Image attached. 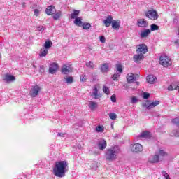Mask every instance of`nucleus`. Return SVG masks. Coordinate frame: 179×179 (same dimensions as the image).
<instances>
[{
	"mask_svg": "<svg viewBox=\"0 0 179 179\" xmlns=\"http://www.w3.org/2000/svg\"><path fill=\"white\" fill-rule=\"evenodd\" d=\"M69 170L68 162L66 161H58L55 162L53 167L52 173L59 178L65 177L66 172Z\"/></svg>",
	"mask_w": 179,
	"mask_h": 179,
	"instance_id": "f257e3e1",
	"label": "nucleus"
},
{
	"mask_svg": "<svg viewBox=\"0 0 179 179\" xmlns=\"http://www.w3.org/2000/svg\"><path fill=\"white\" fill-rule=\"evenodd\" d=\"M118 153H120V150L117 149V147L108 149L105 153L106 160L107 162H115L118 157Z\"/></svg>",
	"mask_w": 179,
	"mask_h": 179,
	"instance_id": "f03ea898",
	"label": "nucleus"
},
{
	"mask_svg": "<svg viewBox=\"0 0 179 179\" xmlns=\"http://www.w3.org/2000/svg\"><path fill=\"white\" fill-rule=\"evenodd\" d=\"M159 62L160 65L164 66V68H169V66H171L173 63L171 62V59H170L167 56H161L159 57Z\"/></svg>",
	"mask_w": 179,
	"mask_h": 179,
	"instance_id": "7ed1b4c3",
	"label": "nucleus"
},
{
	"mask_svg": "<svg viewBox=\"0 0 179 179\" xmlns=\"http://www.w3.org/2000/svg\"><path fill=\"white\" fill-rule=\"evenodd\" d=\"M145 16L151 20H157L159 19V14L155 10H149L145 13Z\"/></svg>",
	"mask_w": 179,
	"mask_h": 179,
	"instance_id": "20e7f679",
	"label": "nucleus"
},
{
	"mask_svg": "<svg viewBox=\"0 0 179 179\" xmlns=\"http://www.w3.org/2000/svg\"><path fill=\"white\" fill-rule=\"evenodd\" d=\"M148 45H146L144 43L139 44L136 48V51L137 54H141L143 55L144 54H146L148 52Z\"/></svg>",
	"mask_w": 179,
	"mask_h": 179,
	"instance_id": "39448f33",
	"label": "nucleus"
},
{
	"mask_svg": "<svg viewBox=\"0 0 179 179\" xmlns=\"http://www.w3.org/2000/svg\"><path fill=\"white\" fill-rule=\"evenodd\" d=\"M41 91V87L38 85H34L31 87L29 94L31 97H37L38 93Z\"/></svg>",
	"mask_w": 179,
	"mask_h": 179,
	"instance_id": "423d86ee",
	"label": "nucleus"
},
{
	"mask_svg": "<svg viewBox=\"0 0 179 179\" xmlns=\"http://www.w3.org/2000/svg\"><path fill=\"white\" fill-rule=\"evenodd\" d=\"M58 68H59V66L57 64V63L52 62L49 66V73L54 75V73L58 72Z\"/></svg>",
	"mask_w": 179,
	"mask_h": 179,
	"instance_id": "0eeeda50",
	"label": "nucleus"
},
{
	"mask_svg": "<svg viewBox=\"0 0 179 179\" xmlns=\"http://www.w3.org/2000/svg\"><path fill=\"white\" fill-rule=\"evenodd\" d=\"M131 149L132 152H134V153H139V152H142V150H143V146L139 143H136L131 145Z\"/></svg>",
	"mask_w": 179,
	"mask_h": 179,
	"instance_id": "6e6552de",
	"label": "nucleus"
},
{
	"mask_svg": "<svg viewBox=\"0 0 179 179\" xmlns=\"http://www.w3.org/2000/svg\"><path fill=\"white\" fill-rule=\"evenodd\" d=\"M55 12H57V10L55 9V6H54L53 5L48 6L45 10V13L48 16H51V15H54V13H55Z\"/></svg>",
	"mask_w": 179,
	"mask_h": 179,
	"instance_id": "1a4fd4ad",
	"label": "nucleus"
},
{
	"mask_svg": "<svg viewBox=\"0 0 179 179\" xmlns=\"http://www.w3.org/2000/svg\"><path fill=\"white\" fill-rule=\"evenodd\" d=\"M148 21H146V20L142 18V19H139L137 21V26L138 27H142V28H145L148 27Z\"/></svg>",
	"mask_w": 179,
	"mask_h": 179,
	"instance_id": "9d476101",
	"label": "nucleus"
},
{
	"mask_svg": "<svg viewBox=\"0 0 179 179\" xmlns=\"http://www.w3.org/2000/svg\"><path fill=\"white\" fill-rule=\"evenodd\" d=\"M98 147L100 150H104L107 148V141L104 139H102L99 141Z\"/></svg>",
	"mask_w": 179,
	"mask_h": 179,
	"instance_id": "9b49d317",
	"label": "nucleus"
},
{
	"mask_svg": "<svg viewBox=\"0 0 179 179\" xmlns=\"http://www.w3.org/2000/svg\"><path fill=\"white\" fill-rule=\"evenodd\" d=\"M121 26V20H113L112 22V29H114V30H120V27Z\"/></svg>",
	"mask_w": 179,
	"mask_h": 179,
	"instance_id": "f8f14e48",
	"label": "nucleus"
},
{
	"mask_svg": "<svg viewBox=\"0 0 179 179\" xmlns=\"http://www.w3.org/2000/svg\"><path fill=\"white\" fill-rule=\"evenodd\" d=\"M113 16L111 15H108L106 19L103 21V23L106 26V27H110L113 23Z\"/></svg>",
	"mask_w": 179,
	"mask_h": 179,
	"instance_id": "ddd939ff",
	"label": "nucleus"
},
{
	"mask_svg": "<svg viewBox=\"0 0 179 179\" xmlns=\"http://www.w3.org/2000/svg\"><path fill=\"white\" fill-rule=\"evenodd\" d=\"M144 58H145V57L143 56V55H142L141 53H137V55H134L133 57V59H134V62H136V63L139 62V61L143 60Z\"/></svg>",
	"mask_w": 179,
	"mask_h": 179,
	"instance_id": "4468645a",
	"label": "nucleus"
},
{
	"mask_svg": "<svg viewBox=\"0 0 179 179\" xmlns=\"http://www.w3.org/2000/svg\"><path fill=\"white\" fill-rule=\"evenodd\" d=\"M127 80L129 83H134L136 78H135V75L132 73H129L127 76Z\"/></svg>",
	"mask_w": 179,
	"mask_h": 179,
	"instance_id": "2eb2a0df",
	"label": "nucleus"
},
{
	"mask_svg": "<svg viewBox=\"0 0 179 179\" xmlns=\"http://www.w3.org/2000/svg\"><path fill=\"white\" fill-rule=\"evenodd\" d=\"M138 138H145V139H150V138H152V134H150V131H143L142 133L140 134Z\"/></svg>",
	"mask_w": 179,
	"mask_h": 179,
	"instance_id": "dca6fc26",
	"label": "nucleus"
},
{
	"mask_svg": "<svg viewBox=\"0 0 179 179\" xmlns=\"http://www.w3.org/2000/svg\"><path fill=\"white\" fill-rule=\"evenodd\" d=\"M160 157H159V154L155 152V155L148 159L150 163H159L160 162Z\"/></svg>",
	"mask_w": 179,
	"mask_h": 179,
	"instance_id": "f3484780",
	"label": "nucleus"
},
{
	"mask_svg": "<svg viewBox=\"0 0 179 179\" xmlns=\"http://www.w3.org/2000/svg\"><path fill=\"white\" fill-rule=\"evenodd\" d=\"M151 31L150 29H144L143 31H141L139 34V36L141 37V38H146L149 34H150Z\"/></svg>",
	"mask_w": 179,
	"mask_h": 179,
	"instance_id": "a211bd4d",
	"label": "nucleus"
},
{
	"mask_svg": "<svg viewBox=\"0 0 179 179\" xmlns=\"http://www.w3.org/2000/svg\"><path fill=\"white\" fill-rule=\"evenodd\" d=\"M157 155H159V160H163L164 157H166V156L168 155L167 152H166V151L163 150H159L157 152Z\"/></svg>",
	"mask_w": 179,
	"mask_h": 179,
	"instance_id": "6ab92c4d",
	"label": "nucleus"
},
{
	"mask_svg": "<svg viewBox=\"0 0 179 179\" xmlns=\"http://www.w3.org/2000/svg\"><path fill=\"white\" fill-rule=\"evenodd\" d=\"M92 96H94V99H97L99 97H101V94H99V89H97V86H94L93 89Z\"/></svg>",
	"mask_w": 179,
	"mask_h": 179,
	"instance_id": "aec40b11",
	"label": "nucleus"
},
{
	"mask_svg": "<svg viewBox=\"0 0 179 179\" xmlns=\"http://www.w3.org/2000/svg\"><path fill=\"white\" fill-rule=\"evenodd\" d=\"M61 72L64 75H68V73L71 72V68L70 67L68 68V66L64 65L63 67H62Z\"/></svg>",
	"mask_w": 179,
	"mask_h": 179,
	"instance_id": "412c9836",
	"label": "nucleus"
},
{
	"mask_svg": "<svg viewBox=\"0 0 179 179\" xmlns=\"http://www.w3.org/2000/svg\"><path fill=\"white\" fill-rule=\"evenodd\" d=\"M157 80V78L155 77L153 75H150L147 77V82H148L151 85L155 83Z\"/></svg>",
	"mask_w": 179,
	"mask_h": 179,
	"instance_id": "4be33fe9",
	"label": "nucleus"
},
{
	"mask_svg": "<svg viewBox=\"0 0 179 179\" xmlns=\"http://www.w3.org/2000/svg\"><path fill=\"white\" fill-rule=\"evenodd\" d=\"M159 104H160L159 101H152L151 103H150L149 105L147 106V108H148V110H152V108H153V107H156V106H159Z\"/></svg>",
	"mask_w": 179,
	"mask_h": 179,
	"instance_id": "5701e85b",
	"label": "nucleus"
},
{
	"mask_svg": "<svg viewBox=\"0 0 179 179\" xmlns=\"http://www.w3.org/2000/svg\"><path fill=\"white\" fill-rule=\"evenodd\" d=\"M4 80H6V82H13V80H15V77L12 75L6 74L4 76Z\"/></svg>",
	"mask_w": 179,
	"mask_h": 179,
	"instance_id": "b1692460",
	"label": "nucleus"
},
{
	"mask_svg": "<svg viewBox=\"0 0 179 179\" xmlns=\"http://www.w3.org/2000/svg\"><path fill=\"white\" fill-rule=\"evenodd\" d=\"M80 10H73V12L71 14V19H76L79 16Z\"/></svg>",
	"mask_w": 179,
	"mask_h": 179,
	"instance_id": "393cba45",
	"label": "nucleus"
},
{
	"mask_svg": "<svg viewBox=\"0 0 179 179\" xmlns=\"http://www.w3.org/2000/svg\"><path fill=\"white\" fill-rule=\"evenodd\" d=\"M89 107L92 111H94V110L97 108V103L94 101H90Z\"/></svg>",
	"mask_w": 179,
	"mask_h": 179,
	"instance_id": "a878e982",
	"label": "nucleus"
},
{
	"mask_svg": "<svg viewBox=\"0 0 179 179\" xmlns=\"http://www.w3.org/2000/svg\"><path fill=\"white\" fill-rule=\"evenodd\" d=\"M178 88H179V83L172 84L168 87V90H169V91L177 90V89H178Z\"/></svg>",
	"mask_w": 179,
	"mask_h": 179,
	"instance_id": "bb28decb",
	"label": "nucleus"
},
{
	"mask_svg": "<svg viewBox=\"0 0 179 179\" xmlns=\"http://www.w3.org/2000/svg\"><path fill=\"white\" fill-rule=\"evenodd\" d=\"M61 16H62V13L61 11H58L56 13H54V15H52V17L54 20H58V19H59Z\"/></svg>",
	"mask_w": 179,
	"mask_h": 179,
	"instance_id": "cd10ccee",
	"label": "nucleus"
},
{
	"mask_svg": "<svg viewBox=\"0 0 179 179\" xmlns=\"http://www.w3.org/2000/svg\"><path fill=\"white\" fill-rule=\"evenodd\" d=\"M101 72H108V64L104 63L101 68Z\"/></svg>",
	"mask_w": 179,
	"mask_h": 179,
	"instance_id": "c85d7f7f",
	"label": "nucleus"
},
{
	"mask_svg": "<svg viewBox=\"0 0 179 179\" xmlns=\"http://www.w3.org/2000/svg\"><path fill=\"white\" fill-rule=\"evenodd\" d=\"M52 46V42L51 41H48L45 42L44 48L45 50H48V48H51Z\"/></svg>",
	"mask_w": 179,
	"mask_h": 179,
	"instance_id": "c756f323",
	"label": "nucleus"
},
{
	"mask_svg": "<svg viewBox=\"0 0 179 179\" xmlns=\"http://www.w3.org/2000/svg\"><path fill=\"white\" fill-rule=\"evenodd\" d=\"M74 24L76 26H80L82 24V17H77L74 20Z\"/></svg>",
	"mask_w": 179,
	"mask_h": 179,
	"instance_id": "7c9ffc66",
	"label": "nucleus"
},
{
	"mask_svg": "<svg viewBox=\"0 0 179 179\" xmlns=\"http://www.w3.org/2000/svg\"><path fill=\"white\" fill-rule=\"evenodd\" d=\"M82 27L84 30H89V29L92 27V25L90 24V23L85 22L82 24Z\"/></svg>",
	"mask_w": 179,
	"mask_h": 179,
	"instance_id": "2f4dec72",
	"label": "nucleus"
},
{
	"mask_svg": "<svg viewBox=\"0 0 179 179\" xmlns=\"http://www.w3.org/2000/svg\"><path fill=\"white\" fill-rule=\"evenodd\" d=\"M48 54V50L47 49H43L41 50V52L39 54V56L41 57H45Z\"/></svg>",
	"mask_w": 179,
	"mask_h": 179,
	"instance_id": "473e14b6",
	"label": "nucleus"
},
{
	"mask_svg": "<svg viewBox=\"0 0 179 179\" xmlns=\"http://www.w3.org/2000/svg\"><path fill=\"white\" fill-rule=\"evenodd\" d=\"M86 66L87 68H90L91 69H94V64L93 63V62L90 61V62L86 63Z\"/></svg>",
	"mask_w": 179,
	"mask_h": 179,
	"instance_id": "72a5a7b5",
	"label": "nucleus"
},
{
	"mask_svg": "<svg viewBox=\"0 0 179 179\" xmlns=\"http://www.w3.org/2000/svg\"><path fill=\"white\" fill-rule=\"evenodd\" d=\"M103 92L106 94V96H108V94H110V88H108L107 86H103Z\"/></svg>",
	"mask_w": 179,
	"mask_h": 179,
	"instance_id": "f704fd0d",
	"label": "nucleus"
},
{
	"mask_svg": "<svg viewBox=\"0 0 179 179\" xmlns=\"http://www.w3.org/2000/svg\"><path fill=\"white\" fill-rule=\"evenodd\" d=\"M64 79L67 83H73V77L72 76L66 77Z\"/></svg>",
	"mask_w": 179,
	"mask_h": 179,
	"instance_id": "c9c22d12",
	"label": "nucleus"
},
{
	"mask_svg": "<svg viewBox=\"0 0 179 179\" xmlns=\"http://www.w3.org/2000/svg\"><path fill=\"white\" fill-rule=\"evenodd\" d=\"M150 30H151V31H155L156 30H159V26H157L155 24H152Z\"/></svg>",
	"mask_w": 179,
	"mask_h": 179,
	"instance_id": "e433bc0d",
	"label": "nucleus"
},
{
	"mask_svg": "<svg viewBox=\"0 0 179 179\" xmlns=\"http://www.w3.org/2000/svg\"><path fill=\"white\" fill-rule=\"evenodd\" d=\"M96 132H103L104 131V127L99 125L96 128Z\"/></svg>",
	"mask_w": 179,
	"mask_h": 179,
	"instance_id": "4c0bfd02",
	"label": "nucleus"
},
{
	"mask_svg": "<svg viewBox=\"0 0 179 179\" xmlns=\"http://www.w3.org/2000/svg\"><path fill=\"white\" fill-rule=\"evenodd\" d=\"M109 117L110 118V120H117V114L112 113H109Z\"/></svg>",
	"mask_w": 179,
	"mask_h": 179,
	"instance_id": "58836bf2",
	"label": "nucleus"
},
{
	"mask_svg": "<svg viewBox=\"0 0 179 179\" xmlns=\"http://www.w3.org/2000/svg\"><path fill=\"white\" fill-rule=\"evenodd\" d=\"M116 68L117 69V71L120 72V73H122V65L117 64Z\"/></svg>",
	"mask_w": 179,
	"mask_h": 179,
	"instance_id": "ea45409f",
	"label": "nucleus"
},
{
	"mask_svg": "<svg viewBox=\"0 0 179 179\" xmlns=\"http://www.w3.org/2000/svg\"><path fill=\"white\" fill-rule=\"evenodd\" d=\"M80 82H86V80H87V78H86V75H81L80 76Z\"/></svg>",
	"mask_w": 179,
	"mask_h": 179,
	"instance_id": "a19ab883",
	"label": "nucleus"
},
{
	"mask_svg": "<svg viewBox=\"0 0 179 179\" xmlns=\"http://www.w3.org/2000/svg\"><path fill=\"white\" fill-rule=\"evenodd\" d=\"M110 100H111L112 103H117V96H115V94H113L110 96Z\"/></svg>",
	"mask_w": 179,
	"mask_h": 179,
	"instance_id": "79ce46f5",
	"label": "nucleus"
},
{
	"mask_svg": "<svg viewBox=\"0 0 179 179\" xmlns=\"http://www.w3.org/2000/svg\"><path fill=\"white\" fill-rule=\"evenodd\" d=\"M143 97L145 99H149V97H150V94H149L148 92H144V93H143Z\"/></svg>",
	"mask_w": 179,
	"mask_h": 179,
	"instance_id": "37998d69",
	"label": "nucleus"
},
{
	"mask_svg": "<svg viewBox=\"0 0 179 179\" xmlns=\"http://www.w3.org/2000/svg\"><path fill=\"white\" fill-rule=\"evenodd\" d=\"M162 175L164 177H165L166 179H170V176L165 171H162Z\"/></svg>",
	"mask_w": 179,
	"mask_h": 179,
	"instance_id": "c03bdc74",
	"label": "nucleus"
},
{
	"mask_svg": "<svg viewBox=\"0 0 179 179\" xmlns=\"http://www.w3.org/2000/svg\"><path fill=\"white\" fill-rule=\"evenodd\" d=\"M119 78H120V74L119 73L113 74V80H118Z\"/></svg>",
	"mask_w": 179,
	"mask_h": 179,
	"instance_id": "a18cd8bd",
	"label": "nucleus"
},
{
	"mask_svg": "<svg viewBox=\"0 0 179 179\" xmlns=\"http://www.w3.org/2000/svg\"><path fill=\"white\" fill-rule=\"evenodd\" d=\"M131 101L133 104H134V103H136L138 101V99H136V96H133L131 99Z\"/></svg>",
	"mask_w": 179,
	"mask_h": 179,
	"instance_id": "49530a36",
	"label": "nucleus"
},
{
	"mask_svg": "<svg viewBox=\"0 0 179 179\" xmlns=\"http://www.w3.org/2000/svg\"><path fill=\"white\" fill-rule=\"evenodd\" d=\"M173 134L174 136L178 137L179 136V130H173Z\"/></svg>",
	"mask_w": 179,
	"mask_h": 179,
	"instance_id": "de8ad7c7",
	"label": "nucleus"
},
{
	"mask_svg": "<svg viewBox=\"0 0 179 179\" xmlns=\"http://www.w3.org/2000/svg\"><path fill=\"white\" fill-rule=\"evenodd\" d=\"M34 13L35 16H38V15L40 13V10L38 9H35V10H34Z\"/></svg>",
	"mask_w": 179,
	"mask_h": 179,
	"instance_id": "09e8293b",
	"label": "nucleus"
},
{
	"mask_svg": "<svg viewBox=\"0 0 179 179\" xmlns=\"http://www.w3.org/2000/svg\"><path fill=\"white\" fill-rule=\"evenodd\" d=\"M100 41L101 43H106V38L103 36H100Z\"/></svg>",
	"mask_w": 179,
	"mask_h": 179,
	"instance_id": "8fccbe9b",
	"label": "nucleus"
},
{
	"mask_svg": "<svg viewBox=\"0 0 179 179\" xmlns=\"http://www.w3.org/2000/svg\"><path fill=\"white\" fill-rule=\"evenodd\" d=\"M39 71H40V72H41L42 73H43V72H45V69L44 66H41Z\"/></svg>",
	"mask_w": 179,
	"mask_h": 179,
	"instance_id": "3c124183",
	"label": "nucleus"
},
{
	"mask_svg": "<svg viewBox=\"0 0 179 179\" xmlns=\"http://www.w3.org/2000/svg\"><path fill=\"white\" fill-rule=\"evenodd\" d=\"M66 133H58L57 136L64 137Z\"/></svg>",
	"mask_w": 179,
	"mask_h": 179,
	"instance_id": "603ef678",
	"label": "nucleus"
},
{
	"mask_svg": "<svg viewBox=\"0 0 179 179\" xmlns=\"http://www.w3.org/2000/svg\"><path fill=\"white\" fill-rule=\"evenodd\" d=\"M38 31H41V32L44 31V27H41V28L38 27Z\"/></svg>",
	"mask_w": 179,
	"mask_h": 179,
	"instance_id": "864d4df0",
	"label": "nucleus"
},
{
	"mask_svg": "<svg viewBox=\"0 0 179 179\" xmlns=\"http://www.w3.org/2000/svg\"><path fill=\"white\" fill-rule=\"evenodd\" d=\"M179 43V40L178 39H176L175 41H174V44H178Z\"/></svg>",
	"mask_w": 179,
	"mask_h": 179,
	"instance_id": "5fc2aeb1",
	"label": "nucleus"
},
{
	"mask_svg": "<svg viewBox=\"0 0 179 179\" xmlns=\"http://www.w3.org/2000/svg\"><path fill=\"white\" fill-rule=\"evenodd\" d=\"M136 86H139V82L138 81L136 82Z\"/></svg>",
	"mask_w": 179,
	"mask_h": 179,
	"instance_id": "6e6d98bb",
	"label": "nucleus"
},
{
	"mask_svg": "<svg viewBox=\"0 0 179 179\" xmlns=\"http://www.w3.org/2000/svg\"><path fill=\"white\" fill-rule=\"evenodd\" d=\"M132 90H136V87H134L132 88Z\"/></svg>",
	"mask_w": 179,
	"mask_h": 179,
	"instance_id": "4d7b16f0",
	"label": "nucleus"
},
{
	"mask_svg": "<svg viewBox=\"0 0 179 179\" xmlns=\"http://www.w3.org/2000/svg\"><path fill=\"white\" fill-rule=\"evenodd\" d=\"M172 121H173V122H174V121H176V119H173Z\"/></svg>",
	"mask_w": 179,
	"mask_h": 179,
	"instance_id": "13d9d810",
	"label": "nucleus"
},
{
	"mask_svg": "<svg viewBox=\"0 0 179 179\" xmlns=\"http://www.w3.org/2000/svg\"><path fill=\"white\" fill-rule=\"evenodd\" d=\"M34 68H36V66H35V65H34Z\"/></svg>",
	"mask_w": 179,
	"mask_h": 179,
	"instance_id": "bf43d9fd",
	"label": "nucleus"
},
{
	"mask_svg": "<svg viewBox=\"0 0 179 179\" xmlns=\"http://www.w3.org/2000/svg\"><path fill=\"white\" fill-rule=\"evenodd\" d=\"M0 58H1V55H0Z\"/></svg>",
	"mask_w": 179,
	"mask_h": 179,
	"instance_id": "052dcab7",
	"label": "nucleus"
}]
</instances>
